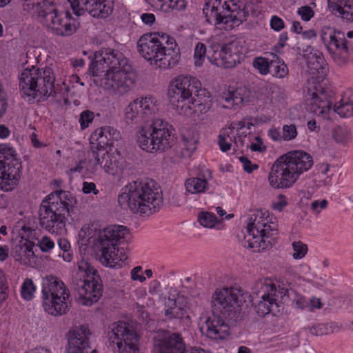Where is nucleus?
I'll return each instance as SVG.
<instances>
[{
	"mask_svg": "<svg viewBox=\"0 0 353 353\" xmlns=\"http://www.w3.org/2000/svg\"><path fill=\"white\" fill-rule=\"evenodd\" d=\"M76 202L70 192L59 190L50 193L39 207L40 225L51 234H61L65 230V214Z\"/></svg>",
	"mask_w": 353,
	"mask_h": 353,
	"instance_id": "4",
	"label": "nucleus"
},
{
	"mask_svg": "<svg viewBox=\"0 0 353 353\" xmlns=\"http://www.w3.org/2000/svg\"><path fill=\"white\" fill-rule=\"evenodd\" d=\"M321 39L332 59L338 65L347 63L349 57V43L343 32L332 28H323Z\"/></svg>",
	"mask_w": 353,
	"mask_h": 353,
	"instance_id": "19",
	"label": "nucleus"
},
{
	"mask_svg": "<svg viewBox=\"0 0 353 353\" xmlns=\"http://www.w3.org/2000/svg\"><path fill=\"white\" fill-rule=\"evenodd\" d=\"M74 14L81 16L87 11L96 18H107L113 10L112 0H68Z\"/></svg>",
	"mask_w": 353,
	"mask_h": 353,
	"instance_id": "21",
	"label": "nucleus"
},
{
	"mask_svg": "<svg viewBox=\"0 0 353 353\" xmlns=\"http://www.w3.org/2000/svg\"><path fill=\"white\" fill-rule=\"evenodd\" d=\"M293 303H295L297 307L301 309H307V307H309V302L305 297L299 294H295Z\"/></svg>",
	"mask_w": 353,
	"mask_h": 353,
	"instance_id": "62",
	"label": "nucleus"
},
{
	"mask_svg": "<svg viewBox=\"0 0 353 353\" xmlns=\"http://www.w3.org/2000/svg\"><path fill=\"white\" fill-rule=\"evenodd\" d=\"M243 301V294L237 289L233 288L216 289L212 296V312L229 316L236 307H240Z\"/></svg>",
	"mask_w": 353,
	"mask_h": 353,
	"instance_id": "20",
	"label": "nucleus"
},
{
	"mask_svg": "<svg viewBox=\"0 0 353 353\" xmlns=\"http://www.w3.org/2000/svg\"><path fill=\"white\" fill-rule=\"evenodd\" d=\"M288 199L286 196L279 194L276 199L273 202L272 205L274 209L279 211H282L288 205Z\"/></svg>",
	"mask_w": 353,
	"mask_h": 353,
	"instance_id": "59",
	"label": "nucleus"
},
{
	"mask_svg": "<svg viewBox=\"0 0 353 353\" xmlns=\"http://www.w3.org/2000/svg\"><path fill=\"white\" fill-rule=\"evenodd\" d=\"M233 135L231 136L228 132H222L219 136V145L223 152H227L230 150L233 141Z\"/></svg>",
	"mask_w": 353,
	"mask_h": 353,
	"instance_id": "52",
	"label": "nucleus"
},
{
	"mask_svg": "<svg viewBox=\"0 0 353 353\" xmlns=\"http://www.w3.org/2000/svg\"><path fill=\"white\" fill-rule=\"evenodd\" d=\"M270 72L274 77L283 79L288 74V68L283 61L276 58L270 61Z\"/></svg>",
	"mask_w": 353,
	"mask_h": 353,
	"instance_id": "40",
	"label": "nucleus"
},
{
	"mask_svg": "<svg viewBox=\"0 0 353 353\" xmlns=\"http://www.w3.org/2000/svg\"><path fill=\"white\" fill-rule=\"evenodd\" d=\"M292 248L294 252L292 257L295 260L303 259L308 252L307 245L301 241H293L292 243Z\"/></svg>",
	"mask_w": 353,
	"mask_h": 353,
	"instance_id": "46",
	"label": "nucleus"
},
{
	"mask_svg": "<svg viewBox=\"0 0 353 353\" xmlns=\"http://www.w3.org/2000/svg\"><path fill=\"white\" fill-rule=\"evenodd\" d=\"M253 65L263 75L268 74L271 67L270 61H268V59L261 57L254 59Z\"/></svg>",
	"mask_w": 353,
	"mask_h": 353,
	"instance_id": "48",
	"label": "nucleus"
},
{
	"mask_svg": "<svg viewBox=\"0 0 353 353\" xmlns=\"http://www.w3.org/2000/svg\"><path fill=\"white\" fill-rule=\"evenodd\" d=\"M89 161L96 165H100L104 171L112 175H116L121 171L120 155L116 150L111 148H100L99 150L91 149L89 153Z\"/></svg>",
	"mask_w": 353,
	"mask_h": 353,
	"instance_id": "23",
	"label": "nucleus"
},
{
	"mask_svg": "<svg viewBox=\"0 0 353 353\" xmlns=\"http://www.w3.org/2000/svg\"><path fill=\"white\" fill-rule=\"evenodd\" d=\"M311 210L312 213L319 214L320 212L327 208L328 201L326 199L314 200L311 203Z\"/></svg>",
	"mask_w": 353,
	"mask_h": 353,
	"instance_id": "57",
	"label": "nucleus"
},
{
	"mask_svg": "<svg viewBox=\"0 0 353 353\" xmlns=\"http://www.w3.org/2000/svg\"><path fill=\"white\" fill-rule=\"evenodd\" d=\"M333 138L339 143L345 144L350 140V131L342 127H337L333 130Z\"/></svg>",
	"mask_w": 353,
	"mask_h": 353,
	"instance_id": "49",
	"label": "nucleus"
},
{
	"mask_svg": "<svg viewBox=\"0 0 353 353\" xmlns=\"http://www.w3.org/2000/svg\"><path fill=\"white\" fill-rule=\"evenodd\" d=\"M239 161L242 163L244 170L248 173H251L253 170L259 168L256 164L252 163L250 160L245 156L240 157Z\"/></svg>",
	"mask_w": 353,
	"mask_h": 353,
	"instance_id": "58",
	"label": "nucleus"
},
{
	"mask_svg": "<svg viewBox=\"0 0 353 353\" xmlns=\"http://www.w3.org/2000/svg\"><path fill=\"white\" fill-rule=\"evenodd\" d=\"M312 98L310 103V110L315 114L325 119H331L330 114L333 112L332 94L323 90L316 89L310 94Z\"/></svg>",
	"mask_w": 353,
	"mask_h": 353,
	"instance_id": "26",
	"label": "nucleus"
},
{
	"mask_svg": "<svg viewBox=\"0 0 353 353\" xmlns=\"http://www.w3.org/2000/svg\"><path fill=\"white\" fill-rule=\"evenodd\" d=\"M187 304L188 301L185 296L179 293H170L165 301V317L170 320L182 319L186 313Z\"/></svg>",
	"mask_w": 353,
	"mask_h": 353,
	"instance_id": "28",
	"label": "nucleus"
},
{
	"mask_svg": "<svg viewBox=\"0 0 353 353\" xmlns=\"http://www.w3.org/2000/svg\"><path fill=\"white\" fill-rule=\"evenodd\" d=\"M59 248L62 251V254L59 255L62 257L63 260L65 262L70 263L73 259V252L71 250V245L69 241L66 239L61 238L58 241Z\"/></svg>",
	"mask_w": 353,
	"mask_h": 353,
	"instance_id": "44",
	"label": "nucleus"
},
{
	"mask_svg": "<svg viewBox=\"0 0 353 353\" xmlns=\"http://www.w3.org/2000/svg\"><path fill=\"white\" fill-rule=\"evenodd\" d=\"M110 342L113 346L116 345L118 353H140L138 335L128 323L119 321L112 325Z\"/></svg>",
	"mask_w": 353,
	"mask_h": 353,
	"instance_id": "17",
	"label": "nucleus"
},
{
	"mask_svg": "<svg viewBox=\"0 0 353 353\" xmlns=\"http://www.w3.org/2000/svg\"><path fill=\"white\" fill-rule=\"evenodd\" d=\"M69 297V290L59 278L49 275L43 279V305L48 314L54 316L65 314L68 311Z\"/></svg>",
	"mask_w": 353,
	"mask_h": 353,
	"instance_id": "11",
	"label": "nucleus"
},
{
	"mask_svg": "<svg viewBox=\"0 0 353 353\" xmlns=\"http://www.w3.org/2000/svg\"><path fill=\"white\" fill-rule=\"evenodd\" d=\"M212 103L210 92L205 88H202L201 83L200 84V89L195 93L194 97H192L190 103L191 107L194 109V105L198 103L205 104V103Z\"/></svg>",
	"mask_w": 353,
	"mask_h": 353,
	"instance_id": "43",
	"label": "nucleus"
},
{
	"mask_svg": "<svg viewBox=\"0 0 353 353\" xmlns=\"http://www.w3.org/2000/svg\"><path fill=\"white\" fill-rule=\"evenodd\" d=\"M341 17L350 21H353V2L351 1H348L347 2L346 6H345V9L343 12H342Z\"/></svg>",
	"mask_w": 353,
	"mask_h": 353,
	"instance_id": "61",
	"label": "nucleus"
},
{
	"mask_svg": "<svg viewBox=\"0 0 353 353\" xmlns=\"http://www.w3.org/2000/svg\"><path fill=\"white\" fill-rule=\"evenodd\" d=\"M90 335L88 325H81L71 329L67 335V353H90Z\"/></svg>",
	"mask_w": 353,
	"mask_h": 353,
	"instance_id": "25",
	"label": "nucleus"
},
{
	"mask_svg": "<svg viewBox=\"0 0 353 353\" xmlns=\"http://www.w3.org/2000/svg\"><path fill=\"white\" fill-rule=\"evenodd\" d=\"M201 330L208 338L213 340L224 339L229 335V326L225 323L219 314H214L205 321V330Z\"/></svg>",
	"mask_w": 353,
	"mask_h": 353,
	"instance_id": "30",
	"label": "nucleus"
},
{
	"mask_svg": "<svg viewBox=\"0 0 353 353\" xmlns=\"http://www.w3.org/2000/svg\"><path fill=\"white\" fill-rule=\"evenodd\" d=\"M40 23L60 37L71 36L79 27V23L70 13H60L55 4L52 8H49L47 14Z\"/></svg>",
	"mask_w": 353,
	"mask_h": 353,
	"instance_id": "18",
	"label": "nucleus"
},
{
	"mask_svg": "<svg viewBox=\"0 0 353 353\" xmlns=\"http://www.w3.org/2000/svg\"><path fill=\"white\" fill-rule=\"evenodd\" d=\"M252 293L260 300L254 303V309L259 316L280 312L281 299L288 294L285 288L276 286L272 279L263 278L258 280L252 288Z\"/></svg>",
	"mask_w": 353,
	"mask_h": 353,
	"instance_id": "10",
	"label": "nucleus"
},
{
	"mask_svg": "<svg viewBox=\"0 0 353 353\" xmlns=\"http://www.w3.org/2000/svg\"><path fill=\"white\" fill-rule=\"evenodd\" d=\"M130 68L132 66L128 59L121 52L111 48H102L94 53L90 70L94 77H101V74L108 70Z\"/></svg>",
	"mask_w": 353,
	"mask_h": 353,
	"instance_id": "15",
	"label": "nucleus"
},
{
	"mask_svg": "<svg viewBox=\"0 0 353 353\" xmlns=\"http://www.w3.org/2000/svg\"><path fill=\"white\" fill-rule=\"evenodd\" d=\"M100 85L111 94L122 96L128 93L134 84V75L130 68L108 70L101 74Z\"/></svg>",
	"mask_w": 353,
	"mask_h": 353,
	"instance_id": "14",
	"label": "nucleus"
},
{
	"mask_svg": "<svg viewBox=\"0 0 353 353\" xmlns=\"http://www.w3.org/2000/svg\"><path fill=\"white\" fill-rule=\"evenodd\" d=\"M94 112L90 110H85L81 112L79 118V123L82 129H85L89 126V124L94 119Z\"/></svg>",
	"mask_w": 353,
	"mask_h": 353,
	"instance_id": "55",
	"label": "nucleus"
},
{
	"mask_svg": "<svg viewBox=\"0 0 353 353\" xmlns=\"http://www.w3.org/2000/svg\"><path fill=\"white\" fill-rule=\"evenodd\" d=\"M212 179V173L210 169L201 170L196 176L190 177L185 182L187 192L190 194H203L210 188V181Z\"/></svg>",
	"mask_w": 353,
	"mask_h": 353,
	"instance_id": "31",
	"label": "nucleus"
},
{
	"mask_svg": "<svg viewBox=\"0 0 353 353\" xmlns=\"http://www.w3.org/2000/svg\"><path fill=\"white\" fill-rule=\"evenodd\" d=\"M152 5L164 12L181 11L186 8L185 0H150Z\"/></svg>",
	"mask_w": 353,
	"mask_h": 353,
	"instance_id": "36",
	"label": "nucleus"
},
{
	"mask_svg": "<svg viewBox=\"0 0 353 353\" xmlns=\"http://www.w3.org/2000/svg\"><path fill=\"white\" fill-rule=\"evenodd\" d=\"M297 130L294 124L284 125L282 128V138L283 141H291L297 136Z\"/></svg>",
	"mask_w": 353,
	"mask_h": 353,
	"instance_id": "53",
	"label": "nucleus"
},
{
	"mask_svg": "<svg viewBox=\"0 0 353 353\" xmlns=\"http://www.w3.org/2000/svg\"><path fill=\"white\" fill-rule=\"evenodd\" d=\"M157 101L152 97H141L132 101L125 109L124 119L127 123H138L157 110Z\"/></svg>",
	"mask_w": 353,
	"mask_h": 353,
	"instance_id": "22",
	"label": "nucleus"
},
{
	"mask_svg": "<svg viewBox=\"0 0 353 353\" xmlns=\"http://www.w3.org/2000/svg\"><path fill=\"white\" fill-rule=\"evenodd\" d=\"M77 275L81 281L77 288L79 303L90 306L97 302L102 295V285L97 270L85 260L77 262Z\"/></svg>",
	"mask_w": 353,
	"mask_h": 353,
	"instance_id": "12",
	"label": "nucleus"
},
{
	"mask_svg": "<svg viewBox=\"0 0 353 353\" xmlns=\"http://www.w3.org/2000/svg\"><path fill=\"white\" fill-rule=\"evenodd\" d=\"M55 79L54 69L51 67L26 68L19 77L21 94L39 100L43 97H50L54 92Z\"/></svg>",
	"mask_w": 353,
	"mask_h": 353,
	"instance_id": "7",
	"label": "nucleus"
},
{
	"mask_svg": "<svg viewBox=\"0 0 353 353\" xmlns=\"http://www.w3.org/2000/svg\"><path fill=\"white\" fill-rule=\"evenodd\" d=\"M333 112L337 113L342 118L353 115V100L350 97V91L343 93L340 101L334 105Z\"/></svg>",
	"mask_w": 353,
	"mask_h": 353,
	"instance_id": "34",
	"label": "nucleus"
},
{
	"mask_svg": "<svg viewBox=\"0 0 353 353\" xmlns=\"http://www.w3.org/2000/svg\"><path fill=\"white\" fill-rule=\"evenodd\" d=\"M197 142V136L193 132H188L183 135L182 145L187 152V155H190L196 150Z\"/></svg>",
	"mask_w": 353,
	"mask_h": 353,
	"instance_id": "42",
	"label": "nucleus"
},
{
	"mask_svg": "<svg viewBox=\"0 0 353 353\" xmlns=\"http://www.w3.org/2000/svg\"><path fill=\"white\" fill-rule=\"evenodd\" d=\"M307 71L311 74L319 73L324 69L325 61L320 52H310L306 56Z\"/></svg>",
	"mask_w": 353,
	"mask_h": 353,
	"instance_id": "38",
	"label": "nucleus"
},
{
	"mask_svg": "<svg viewBox=\"0 0 353 353\" xmlns=\"http://www.w3.org/2000/svg\"><path fill=\"white\" fill-rule=\"evenodd\" d=\"M38 245L43 252H48L54 248V242L48 236H43L38 241Z\"/></svg>",
	"mask_w": 353,
	"mask_h": 353,
	"instance_id": "56",
	"label": "nucleus"
},
{
	"mask_svg": "<svg viewBox=\"0 0 353 353\" xmlns=\"http://www.w3.org/2000/svg\"><path fill=\"white\" fill-rule=\"evenodd\" d=\"M174 142L171 125L161 119H155L151 124L143 126L137 135L139 147L148 152L164 151Z\"/></svg>",
	"mask_w": 353,
	"mask_h": 353,
	"instance_id": "8",
	"label": "nucleus"
},
{
	"mask_svg": "<svg viewBox=\"0 0 353 353\" xmlns=\"http://www.w3.org/2000/svg\"><path fill=\"white\" fill-rule=\"evenodd\" d=\"M200 84L197 78L190 75H179L170 81L168 95L178 114L185 117L194 114L190 101L200 89Z\"/></svg>",
	"mask_w": 353,
	"mask_h": 353,
	"instance_id": "9",
	"label": "nucleus"
},
{
	"mask_svg": "<svg viewBox=\"0 0 353 353\" xmlns=\"http://www.w3.org/2000/svg\"><path fill=\"white\" fill-rule=\"evenodd\" d=\"M219 105L225 109H236V105L234 95L232 92V87H229L227 90L221 93L218 99Z\"/></svg>",
	"mask_w": 353,
	"mask_h": 353,
	"instance_id": "41",
	"label": "nucleus"
},
{
	"mask_svg": "<svg viewBox=\"0 0 353 353\" xmlns=\"http://www.w3.org/2000/svg\"><path fill=\"white\" fill-rule=\"evenodd\" d=\"M266 214L262 210H254L247 221L243 245L254 252H260L270 248L274 242V236L278 234L277 224L272 221L273 217Z\"/></svg>",
	"mask_w": 353,
	"mask_h": 353,
	"instance_id": "5",
	"label": "nucleus"
},
{
	"mask_svg": "<svg viewBox=\"0 0 353 353\" xmlns=\"http://www.w3.org/2000/svg\"><path fill=\"white\" fill-rule=\"evenodd\" d=\"M199 222L206 228H213L217 223L216 216L210 212H201L199 216Z\"/></svg>",
	"mask_w": 353,
	"mask_h": 353,
	"instance_id": "51",
	"label": "nucleus"
},
{
	"mask_svg": "<svg viewBox=\"0 0 353 353\" xmlns=\"http://www.w3.org/2000/svg\"><path fill=\"white\" fill-rule=\"evenodd\" d=\"M347 1L345 0H327L328 7L332 12L341 16Z\"/></svg>",
	"mask_w": 353,
	"mask_h": 353,
	"instance_id": "54",
	"label": "nucleus"
},
{
	"mask_svg": "<svg viewBox=\"0 0 353 353\" xmlns=\"http://www.w3.org/2000/svg\"><path fill=\"white\" fill-rule=\"evenodd\" d=\"M246 50L245 41L241 39L231 37L223 43L219 52L215 51L210 61L218 67L232 68L244 59Z\"/></svg>",
	"mask_w": 353,
	"mask_h": 353,
	"instance_id": "16",
	"label": "nucleus"
},
{
	"mask_svg": "<svg viewBox=\"0 0 353 353\" xmlns=\"http://www.w3.org/2000/svg\"><path fill=\"white\" fill-rule=\"evenodd\" d=\"M130 237L129 230L123 225H114L104 229L100 241H108L112 244L119 245Z\"/></svg>",
	"mask_w": 353,
	"mask_h": 353,
	"instance_id": "33",
	"label": "nucleus"
},
{
	"mask_svg": "<svg viewBox=\"0 0 353 353\" xmlns=\"http://www.w3.org/2000/svg\"><path fill=\"white\" fill-rule=\"evenodd\" d=\"M16 150L10 144H0V190H13L19 184L22 165Z\"/></svg>",
	"mask_w": 353,
	"mask_h": 353,
	"instance_id": "13",
	"label": "nucleus"
},
{
	"mask_svg": "<svg viewBox=\"0 0 353 353\" xmlns=\"http://www.w3.org/2000/svg\"><path fill=\"white\" fill-rule=\"evenodd\" d=\"M137 47L141 55L157 67L173 68L180 60V50L175 39L165 33L152 32L141 36Z\"/></svg>",
	"mask_w": 353,
	"mask_h": 353,
	"instance_id": "2",
	"label": "nucleus"
},
{
	"mask_svg": "<svg viewBox=\"0 0 353 353\" xmlns=\"http://www.w3.org/2000/svg\"><path fill=\"white\" fill-rule=\"evenodd\" d=\"M315 7V3H312L310 6H303L298 8L297 14L301 17L303 21H309L315 14L314 10Z\"/></svg>",
	"mask_w": 353,
	"mask_h": 353,
	"instance_id": "50",
	"label": "nucleus"
},
{
	"mask_svg": "<svg viewBox=\"0 0 353 353\" xmlns=\"http://www.w3.org/2000/svg\"><path fill=\"white\" fill-rule=\"evenodd\" d=\"M310 332L314 336H322L326 334V327L323 324H318L312 326L310 329Z\"/></svg>",
	"mask_w": 353,
	"mask_h": 353,
	"instance_id": "64",
	"label": "nucleus"
},
{
	"mask_svg": "<svg viewBox=\"0 0 353 353\" xmlns=\"http://www.w3.org/2000/svg\"><path fill=\"white\" fill-rule=\"evenodd\" d=\"M313 164V158L310 154L303 150L288 152L273 163L268 176L269 183L274 188H291Z\"/></svg>",
	"mask_w": 353,
	"mask_h": 353,
	"instance_id": "3",
	"label": "nucleus"
},
{
	"mask_svg": "<svg viewBox=\"0 0 353 353\" xmlns=\"http://www.w3.org/2000/svg\"><path fill=\"white\" fill-rule=\"evenodd\" d=\"M240 142L241 146L246 145L254 152H263L266 150V147L263 145L262 139L259 136H255L249 133L248 136L246 134L242 137L239 135L237 138H234V143L239 147L238 142Z\"/></svg>",
	"mask_w": 353,
	"mask_h": 353,
	"instance_id": "35",
	"label": "nucleus"
},
{
	"mask_svg": "<svg viewBox=\"0 0 353 353\" xmlns=\"http://www.w3.org/2000/svg\"><path fill=\"white\" fill-rule=\"evenodd\" d=\"M232 92L236 107L250 102L253 98L251 90L246 86L232 87Z\"/></svg>",
	"mask_w": 353,
	"mask_h": 353,
	"instance_id": "39",
	"label": "nucleus"
},
{
	"mask_svg": "<svg viewBox=\"0 0 353 353\" xmlns=\"http://www.w3.org/2000/svg\"><path fill=\"white\" fill-rule=\"evenodd\" d=\"M23 10L33 12L39 22L47 14L49 8L55 4L54 0H21Z\"/></svg>",
	"mask_w": 353,
	"mask_h": 353,
	"instance_id": "32",
	"label": "nucleus"
},
{
	"mask_svg": "<svg viewBox=\"0 0 353 353\" xmlns=\"http://www.w3.org/2000/svg\"><path fill=\"white\" fill-rule=\"evenodd\" d=\"M270 26L274 30L279 32L285 28V23L281 17L274 15L270 19Z\"/></svg>",
	"mask_w": 353,
	"mask_h": 353,
	"instance_id": "60",
	"label": "nucleus"
},
{
	"mask_svg": "<svg viewBox=\"0 0 353 353\" xmlns=\"http://www.w3.org/2000/svg\"><path fill=\"white\" fill-rule=\"evenodd\" d=\"M15 252L17 254L16 259L21 263L27 264L34 261L35 254L33 251V244L30 242H25L17 245Z\"/></svg>",
	"mask_w": 353,
	"mask_h": 353,
	"instance_id": "37",
	"label": "nucleus"
},
{
	"mask_svg": "<svg viewBox=\"0 0 353 353\" xmlns=\"http://www.w3.org/2000/svg\"><path fill=\"white\" fill-rule=\"evenodd\" d=\"M141 270V266H137L131 270V279L132 281H139L140 282H144L145 281V277L140 274Z\"/></svg>",
	"mask_w": 353,
	"mask_h": 353,
	"instance_id": "63",
	"label": "nucleus"
},
{
	"mask_svg": "<svg viewBox=\"0 0 353 353\" xmlns=\"http://www.w3.org/2000/svg\"><path fill=\"white\" fill-rule=\"evenodd\" d=\"M203 12L208 23L222 24L225 30L239 26L249 15V11L239 0H208Z\"/></svg>",
	"mask_w": 353,
	"mask_h": 353,
	"instance_id": "6",
	"label": "nucleus"
},
{
	"mask_svg": "<svg viewBox=\"0 0 353 353\" xmlns=\"http://www.w3.org/2000/svg\"><path fill=\"white\" fill-rule=\"evenodd\" d=\"M118 202L123 209L133 214L148 216L158 212L163 205L161 186L153 179L134 181L122 189Z\"/></svg>",
	"mask_w": 353,
	"mask_h": 353,
	"instance_id": "1",
	"label": "nucleus"
},
{
	"mask_svg": "<svg viewBox=\"0 0 353 353\" xmlns=\"http://www.w3.org/2000/svg\"><path fill=\"white\" fill-rule=\"evenodd\" d=\"M36 291V286L31 279H26L21 287V296L27 301L31 300L34 297Z\"/></svg>",
	"mask_w": 353,
	"mask_h": 353,
	"instance_id": "45",
	"label": "nucleus"
},
{
	"mask_svg": "<svg viewBox=\"0 0 353 353\" xmlns=\"http://www.w3.org/2000/svg\"><path fill=\"white\" fill-rule=\"evenodd\" d=\"M120 138V132L110 126H105L96 129L91 134L90 142L92 145L96 144V148L93 145L91 149L99 150L100 148H107L111 146L114 141Z\"/></svg>",
	"mask_w": 353,
	"mask_h": 353,
	"instance_id": "27",
	"label": "nucleus"
},
{
	"mask_svg": "<svg viewBox=\"0 0 353 353\" xmlns=\"http://www.w3.org/2000/svg\"><path fill=\"white\" fill-rule=\"evenodd\" d=\"M109 242L108 241L99 242L101 263L106 267L117 269L128 265L129 258L125 249L119 248V245Z\"/></svg>",
	"mask_w": 353,
	"mask_h": 353,
	"instance_id": "24",
	"label": "nucleus"
},
{
	"mask_svg": "<svg viewBox=\"0 0 353 353\" xmlns=\"http://www.w3.org/2000/svg\"><path fill=\"white\" fill-rule=\"evenodd\" d=\"M207 48L204 43L199 42L194 48V61L196 66H200L203 64L206 57Z\"/></svg>",
	"mask_w": 353,
	"mask_h": 353,
	"instance_id": "47",
	"label": "nucleus"
},
{
	"mask_svg": "<svg viewBox=\"0 0 353 353\" xmlns=\"http://www.w3.org/2000/svg\"><path fill=\"white\" fill-rule=\"evenodd\" d=\"M154 350L158 353H185V345L181 334L172 333L157 341Z\"/></svg>",
	"mask_w": 353,
	"mask_h": 353,
	"instance_id": "29",
	"label": "nucleus"
}]
</instances>
